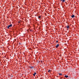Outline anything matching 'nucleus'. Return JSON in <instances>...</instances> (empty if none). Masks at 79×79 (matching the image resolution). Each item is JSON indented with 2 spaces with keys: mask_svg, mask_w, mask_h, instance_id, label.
Wrapping results in <instances>:
<instances>
[{
  "mask_svg": "<svg viewBox=\"0 0 79 79\" xmlns=\"http://www.w3.org/2000/svg\"><path fill=\"white\" fill-rule=\"evenodd\" d=\"M10 27H12V24H11L10 25H9L7 27V29H9V28Z\"/></svg>",
  "mask_w": 79,
  "mask_h": 79,
  "instance_id": "nucleus-1",
  "label": "nucleus"
},
{
  "mask_svg": "<svg viewBox=\"0 0 79 79\" xmlns=\"http://www.w3.org/2000/svg\"><path fill=\"white\" fill-rule=\"evenodd\" d=\"M59 47V44H58L56 46V48H57Z\"/></svg>",
  "mask_w": 79,
  "mask_h": 79,
  "instance_id": "nucleus-2",
  "label": "nucleus"
},
{
  "mask_svg": "<svg viewBox=\"0 0 79 79\" xmlns=\"http://www.w3.org/2000/svg\"><path fill=\"white\" fill-rule=\"evenodd\" d=\"M37 74V73H34V74H33L34 76H35V74Z\"/></svg>",
  "mask_w": 79,
  "mask_h": 79,
  "instance_id": "nucleus-3",
  "label": "nucleus"
},
{
  "mask_svg": "<svg viewBox=\"0 0 79 79\" xmlns=\"http://www.w3.org/2000/svg\"><path fill=\"white\" fill-rule=\"evenodd\" d=\"M29 68H30L31 69H33L34 68V67H33V66H31V67H29Z\"/></svg>",
  "mask_w": 79,
  "mask_h": 79,
  "instance_id": "nucleus-4",
  "label": "nucleus"
},
{
  "mask_svg": "<svg viewBox=\"0 0 79 79\" xmlns=\"http://www.w3.org/2000/svg\"><path fill=\"white\" fill-rule=\"evenodd\" d=\"M71 17L72 18H74V17H75V16L73 15L71 16Z\"/></svg>",
  "mask_w": 79,
  "mask_h": 79,
  "instance_id": "nucleus-5",
  "label": "nucleus"
},
{
  "mask_svg": "<svg viewBox=\"0 0 79 79\" xmlns=\"http://www.w3.org/2000/svg\"><path fill=\"white\" fill-rule=\"evenodd\" d=\"M65 77H66V78H68V76L67 75H65L64 76Z\"/></svg>",
  "mask_w": 79,
  "mask_h": 79,
  "instance_id": "nucleus-6",
  "label": "nucleus"
},
{
  "mask_svg": "<svg viewBox=\"0 0 79 79\" xmlns=\"http://www.w3.org/2000/svg\"><path fill=\"white\" fill-rule=\"evenodd\" d=\"M66 27L67 29H69V25L67 26Z\"/></svg>",
  "mask_w": 79,
  "mask_h": 79,
  "instance_id": "nucleus-7",
  "label": "nucleus"
},
{
  "mask_svg": "<svg viewBox=\"0 0 79 79\" xmlns=\"http://www.w3.org/2000/svg\"><path fill=\"white\" fill-rule=\"evenodd\" d=\"M59 75H60V76H61V75H62V74L59 73Z\"/></svg>",
  "mask_w": 79,
  "mask_h": 79,
  "instance_id": "nucleus-8",
  "label": "nucleus"
},
{
  "mask_svg": "<svg viewBox=\"0 0 79 79\" xmlns=\"http://www.w3.org/2000/svg\"><path fill=\"white\" fill-rule=\"evenodd\" d=\"M62 2H65V0H62Z\"/></svg>",
  "mask_w": 79,
  "mask_h": 79,
  "instance_id": "nucleus-9",
  "label": "nucleus"
},
{
  "mask_svg": "<svg viewBox=\"0 0 79 79\" xmlns=\"http://www.w3.org/2000/svg\"><path fill=\"white\" fill-rule=\"evenodd\" d=\"M50 70H49L48 71V73H50Z\"/></svg>",
  "mask_w": 79,
  "mask_h": 79,
  "instance_id": "nucleus-10",
  "label": "nucleus"
},
{
  "mask_svg": "<svg viewBox=\"0 0 79 79\" xmlns=\"http://www.w3.org/2000/svg\"><path fill=\"white\" fill-rule=\"evenodd\" d=\"M39 18H40V16L38 17Z\"/></svg>",
  "mask_w": 79,
  "mask_h": 79,
  "instance_id": "nucleus-11",
  "label": "nucleus"
},
{
  "mask_svg": "<svg viewBox=\"0 0 79 79\" xmlns=\"http://www.w3.org/2000/svg\"><path fill=\"white\" fill-rule=\"evenodd\" d=\"M58 41H56V43H58Z\"/></svg>",
  "mask_w": 79,
  "mask_h": 79,
  "instance_id": "nucleus-12",
  "label": "nucleus"
},
{
  "mask_svg": "<svg viewBox=\"0 0 79 79\" xmlns=\"http://www.w3.org/2000/svg\"><path fill=\"white\" fill-rule=\"evenodd\" d=\"M62 0H60V1H62Z\"/></svg>",
  "mask_w": 79,
  "mask_h": 79,
  "instance_id": "nucleus-13",
  "label": "nucleus"
},
{
  "mask_svg": "<svg viewBox=\"0 0 79 79\" xmlns=\"http://www.w3.org/2000/svg\"><path fill=\"white\" fill-rule=\"evenodd\" d=\"M30 31H32V30H31Z\"/></svg>",
  "mask_w": 79,
  "mask_h": 79,
  "instance_id": "nucleus-14",
  "label": "nucleus"
},
{
  "mask_svg": "<svg viewBox=\"0 0 79 79\" xmlns=\"http://www.w3.org/2000/svg\"><path fill=\"white\" fill-rule=\"evenodd\" d=\"M19 44H20V43H19Z\"/></svg>",
  "mask_w": 79,
  "mask_h": 79,
  "instance_id": "nucleus-15",
  "label": "nucleus"
}]
</instances>
